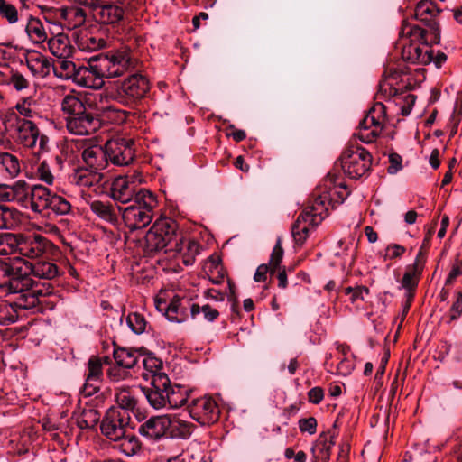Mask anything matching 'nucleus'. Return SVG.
<instances>
[{
	"label": "nucleus",
	"mask_w": 462,
	"mask_h": 462,
	"mask_svg": "<svg viewBox=\"0 0 462 462\" xmlns=\"http://www.w3.org/2000/svg\"><path fill=\"white\" fill-rule=\"evenodd\" d=\"M323 186L316 190L313 200L298 216L292 226V236L298 245H301L309 237L310 231L328 216V206L335 194L338 195L341 201L348 195L346 186L342 182L337 184L335 175L328 174Z\"/></svg>",
	"instance_id": "f257e3e1"
},
{
	"label": "nucleus",
	"mask_w": 462,
	"mask_h": 462,
	"mask_svg": "<svg viewBox=\"0 0 462 462\" xmlns=\"http://www.w3.org/2000/svg\"><path fill=\"white\" fill-rule=\"evenodd\" d=\"M432 36L418 25L403 22L399 32L397 47L402 50V58L413 64L427 65L432 61L430 44H438Z\"/></svg>",
	"instance_id": "f03ea898"
},
{
	"label": "nucleus",
	"mask_w": 462,
	"mask_h": 462,
	"mask_svg": "<svg viewBox=\"0 0 462 462\" xmlns=\"http://www.w3.org/2000/svg\"><path fill=\"white\" fill-rule=\"evenodd\" d=\"M149 79L142 73H133L122 80L115 81L106 89V96L120 105L133 108L148 97L151 90Z\"/></svg>",
	"instance_id": "7ed1b4c3"
},
{
	"label": "nucleus",
	"mask_w": 462,
	"mask_h": 462,
	"mask_svg": "<svg viewBox=\"0 0 462 462\" xmlns=\"http://www.w3.org/2000/svg\"><path fill=\"white\" fill-rule=\"evenodd\" d=\"M156 206L157 199L153 193L140 189L134 202L121 209L122 219L130 231L144 228L152 222Z\"/></svg>",
	"instance_id": "20e7f679"
},
{
	"label": "nucleus",
	"mask_w": 462,
	"mask_h": 462,
	"mask_svg": "<svg viewBox=\"0 0 462 462\" xmlns=\"http://www.w3.org/2000/svg\"><path fill=\"white\" fill-rule=\"evenodd\" d=\"M178 225L171 218L157 219L145 236V248L148 253L171 251L178 238Z\"/></svg>",
	"instance_id": "39448f33"
},
{
	"label": "nucleus",
	"mask_w": 462,
	"mask_h": 462,
	"mask_svg": "<svg viewBox=\"0 0 462 462\" xmlns=\"http://www.w3.org/2000/svg\"><path fill=\"white\" fill-rule=\"evenodd\" d=\"M32 263L20 257L0 262V279L9 290H23L32 285Z\"/></svg>",
	"instance_id": "423d86ee"
},
{
	"label": "nucleus",
	"mask_w": 462,
	"mask_h": 462,
	"mask_svg": "<svg viewBox=\"0 0 462 462\" xmlns=\"http://www.w3.org/2000/svg\"><path fill=\"white\" fill-rule=\"evenodd\" d=\"M386 122V106L382 102H376L360 122L355 136L362 143H372L380 136Z\"/></svg>",
	"instance_id": "0eeeda50"
},
{
	"label": "nucleus",
	"mask_w": 462,
	"mask_h": 462,
	"mask_svg": "<svg viewBox=\"0 0 462 462\" xmlns=\"http://www.w3.org/2000/svg\"><path fill=\"white\" fill-rule=\"evenodd\" d=\"M106 73V79L118 78L134 69L137 60L128 47L109 51L106 55H98Z\"/></svg>",
	"instance_id": "6e6552de"
},
{
	"label": "nucleus",
	"mask_w": 462,
	"mask_h": 462,
	"mask_svg": "<svg viewBox=\"0 0 462 462\" xmlns=\"http://www.w3.org/2000/svg\"><path fill=\"white\" fill-rule=\"evenodd\" d=\"M344 172L351 179L364 176L372 164L371 154L362 146L350 144L340 156Z\"/></svg>",
	"instance_id": "1a4fd4ad"
},
{
	"label": "nucleus",
	"mask_w": 462,
	"mask_h": 462,
	"mask_svg": "<svg viewBox=\"0 0 462 462\" xmlns=\"http://www.w3.org/2000/svg\"><path fill=\"white\" fill-rule=\"evenodd\" d=\"M14 130L16 142L26 148H34L38 143V152L47 151L49 138L41 134L38 126L32 121L15 116Z\"/></svg>",
	"instance_id": "9d476101"
},
{
	"label": "nucleus",
	"mask_w": 462,
	"mask_h": 462,
	"mask_svg": "<svg viewBox=\"0 0 462 462\" xmlns=\"http://www.w3.org/2000/svg\"><path fill=\"white\" fill-rule=\"evenodd\" d=\"M58 248L49 239L39 234L19 233L18 253L23 257L35 259L54 254Z\"/></svg>",
	"instance_id": "9b49d317"
},
{
	"label": "nucleus",
	"mask_w": 462,
	"mask_h": 462,
	"mask_svg": "<svg viewBox=\"0 0 462 462\" xmlns=\"http://www.w3.org/2000/svg\"><path fill=\"white\" fill-rule=\"evenodd\" d=\"M130 414L126 411L112 407L106 412L100 425L101 432L111 441L120 439L126 434L130 424Z\"/></svg>",
	"instance_id": "f8f14e48"
},
{
	"label": "nucleus",
	"mask_w": 462,
	"mask_h": 462,
	"mask_svg": "<svg viewBox=\"0 0 462 462\" xmlns=\"http://www.w3.org/2000/svg\"><path fill=\"white\" fill-rule=\"evenodd\" d=\"M134 142L132 138L116 137L106 144L107 162L116 166H127L135 157Z\"/></svg>",
	"instance_id": "ddd939ff"
},
{
	"label": "nucleus",
	"mask_w": 462,
	"mask_h": 462,
	"mask_svg": "<svg viewBox=\"0 0 462 462\" xmlns=\"http://www.w3.org/2000/svg\"><path fill=\"white\" fill-rule=\"evenodd\" d=\"M106 73L98 55L91 57L86 65L79 66L76 84L84 88H101Z\"/></svg>",
	"instance_id": "4468645a"
},
{
	"label": "nucleus",
	"mask_w": 462,
	"mask_h": 462,
	"mask_svg": "<svg viewBox=\"0 0 462 462\" xmlns=\"http://www.w3.org/2000/svg\"><path fill=\"white\" fill-rule=\"evenodd\" d=\"M190 417L201 425H210L219 419L220 410L210 396L193 399L188 406Z\"/></svg>",
	"instance_id": "2eb2a0df"
},
{
	"label": "nucleus",
	"mask_w": 462,
	"mask_h": 462,
	"mask_svg": "<svg viewBox=\"0 0 462 462\" xmlns=\"http://www.w3.org/2000/svg\"><path fill=\"white\" fill-rule=\"evenodd\" d=\"M170 379L166 374H155L152 377L151 386L140 388L149 404L155 410L167 408V387Z\"/></svg>",
	"instance_id": "dca6fc26"
},
{
	"label": "nucleus",
	"mask_w": 462,
	"mask_h": 462,
	"mask_svg": "<svg viewBox=\"0 0 462 462\" xmlns=\"http://www.w3.org/2000/svg\"><path fill=\"white\" fill-rule=\"evenodd\" d=\"M439 13L433 0H421L414 9L415 19L422 22L428 27L424 29L428 34L432 36V41L439 42L440 32L439 23L436 21V16Z\"/></svg>",
	"instance_id": "f3484780"
},
{
	"label": "nucleus",
	"mask_w": 462,
	"mask_h": 462,
	"mask_svg": "<svg viewBox=\"0 0 462 462\" xmlns=\"http://www.w3.org/2000/svg\"><path fill=\"white\" fill-rule=\"evenodd\" d=\"M138 180H140L137 174L116 177L111 184L110 197L122 204L134 202V196L139 191L136 189Z\"/></svg>",
	"instance_id": "a211bd4d"
},
{
	"label": "nucleus",
	"mask_w": 462,
	"mask_h": 462,
	"mask_svg": "<svg viewBox=\"0 0 462 462\" xmlns=\"http://www.w3.org/2000/svg\"><path fill=\"white\" fill-rule=\"evenodd\" d=\"M67 130L76 135H88L96 132L101 125L100 120L91 112L80 116L65 117Z\"/></svg>",
	"instance_id": "6ab92c4d"
},
{
	"label": "nucleus",
	"mask_w": 462,
	"mask_h": 462,
	"mask_svg": "<svg viewBox=\"0 0 462 462\" xmlns=\"http://www.w3.org/2000/svg\"><path fill=\"white\" fill-rule=\"evenodd\" d=\"M156 309L164 313L168 320L180 323L188 317V307L184 305V300L180 296H174L170 302L166 300L156 297L154 300Z\"/></svg>",
	"instance_id": "aec40b11"
},
{
	"label": "nucleus",
	"mask_w": 462,
	"mask_h": 462,
	"mask_svg": "<svg viewBox=\"0 0 462 462\" xmlns=\"http://www.w3.org/2000/svg\"><path fill=\"white\" fill-rule=\"evenodd\" d=\"M170 416H155L140 425L139 433L150 439H159L163 437L171 428Z\"/></svg>",
	"instance_id": "412c9836"
},
{
	"label": "nucleus",
	"mask_w": 462,
	"mask_h": 462,
	"mask_svg": "<svg viewBox=\"0 0 462 462\" xmlns=\"http://www.w3.org/2000/svg\"><path fill=\"white\" fill-rule=\"evenodd\" d=\"M31 187L25 180H17L13 185H0V198L25 206L30 199Z\"/></svg>",
	"instance_id": "4be33fe9"
},
{
	"label": "nucleus",
	"mask_w": 462,
	"mask_h": 462,
	"mask_svg": "<svg viewBox=\"0 0 462 462\" xmlns=\"http://www.w3.org/2000/svg\"><path fill=\"white\" fill-rule=\"evenodd\" d=\"M23 290H9L11 293L16 294L13 304L17 309L30 310L42 303V298L44 297L42 291L35 286L33 282L28 288Z\"/></svg>",
	"instance_id": "5701e85b"
},
{
	"label": "nucleus",
	"mask_w": 462,
	"mask_h": 462,
	"mask_svg": "<svg viewBox=\"0 0 462 462\" xmlns=\"http://www.w3.org/2000/svg\"><path fill=\"white\" fill-rule=\"evenodd\" d=\"M171 251L176 253L177 258L181 260L185 265L189 266L194 263L195 258L199 253V245L194 240L183 239L182 236L179 235Z\"/></svg>",
	"instance_id": "b1692460"
},
{
	"label": "nucleus",
	"mask_w": 462,
	"mask_h": 462,
	"mask_svg": "<svg viewBox=\"0 0 462 462\" xmlns=\"http://www.w3.org/2000/svg\"><path fill=\"white\" fill-rule=\"evenodd\" d=\"M25 62L32 74L38 78L47 77L51 70V60L37 51H28Z\"/></svg>",
	"instance_id": "393cba45"
},
{
	"label": "nucleus",
	"mask_w": 462,
	"mask_h": 462,
	"mask_svg": "<svg viewBox=\"0 0 462 462\" xmlns=\"http://www.w3.org/2000/svg\"><path fill=\"white\" fill-rule=\"evenodd\" d=\"M60 17L61 24L68 30H73L85 23L86 12L78 5H68L56 10Z\"/></svg>",
	"instance_id": "a878e982"
},
{
	"label": "nucleus",
	"mask_w": 462,
	"mask_h": 462,
	"mask_svg": "<svg viewBox=\"0 0 462 462\" xmlns=\"http://www.w3.org/2000/svg\"><path fill=\"white\" fill-rule=\"evenodd\" d=\"M90 210L101 220L116 226L121 216V207H116L108 201L94 200L89 204Z\"/></svg>",
	"instance_id": "bb28decb"
},
{
	"label": "nucleus",
	"mask_w": 462,
	"mask_h": 462,
	"mask_svg": "<svg viewBox=\"0 0 462 462\" xmlns=\"http://www.w3.org/2000/svg\"><path fill=\"white\" fill-rule=\"evenodd\" d=\"M103 179L104 175L101 171L88 167H79L69 176L71 183L85 188L98 185Z\"/></svg>",
	"instance_id": "cd10ccee"
},
{
	"label": "nucleus",
	"mask_w": 462,
	"mask_h": 462,
	"mask_svg": "<svg viewBox=\"0 0 462 462\" xmlns=\"http://www.w3.org/2000/svg\"><path fill=\"white\" fill-rule=\"evenodd\" d=\"M82 159L86 167L101 171L107 165L106 147L92 144L84 148Z\"/></svg>",
	"instance_id": "c85d7f7f"
},
{
	"label": "nucleus",
	"mask_w": 462,
	"mask_h": 462,
	"mask_svg": "<svg viewBox=\"0 0 462 462\" xmlns=\"http://www.w3.org/2000/svg\"><path fill=\"white\" fill-rule=\"evenodd\" d=\"M52 193L50 189L42 185H32L28 201L32 211L41 215L45 214L48 211V205L51 202Z\"/></svg>",
	"instance_id": "c756f323"
},
{
	"label": "nucleus",
	"mask_w": 462,
	"mask_h": 462,
	"mask_svg": "<svg viewBox=\"0 0 462 462\" xmlns=\"http://www.w3.org/2000/svg\"><path fill=\"white\" fill-rule=\"evenodd\" d=\"M425 258L421 250L417 254L416 259L411 266H408L402 280V286L408 291H414L418 285L420 276L424 267Z\"/></svg>",
	"instance_id": "7c9ffc66"
},
{
	"label": "nucleus",
	"mask_w": 462,
	"mask_h": 462,
	"mask_svg": "<svg viewBox=\"0 0 462 462\" xmlns=\"http://www.w3.org/2000/svg\"><path fill=\"white\" fill-rule=\"evenodd\" d=\"M124 10L122 7L116 5L102 4L95 10L96 19L105 24H116L124 18Z\"/></svg>",
	"instance_id": "2f4dec72"
},
{
	"label": "nucleus",
	"mask_w": 462,
	"mask_h": 462,
	"mask_svg": "<svg viewBox=\"0 0 462 462\" xmlns=\"http://www.w3.org/2000/svg\"><path fill=\"white\" fill-rule=\"evenodd\" d=\"M140 388L136 387H118L116 389L115 400L118 404L119 410H124L129 412L134 411L137 405L136 394Z\"/></svg>",
	"instance_id": "473e14b6"
},
{
	"label": "nucleus",
	"mask_w": 462,
	"mask_h": 462,
	"mask_svg": "<svg viewBox=\"0 0 462 462\" xmlns=\"http://www.w3.org/2000/svg\"><path fill=\"white\" fill-rule=\"evenodd\" d=\"M48 47L51 53L58 59L69 58L72 55L73 48L69 37L64 33H58L50 38Z\"/></svg>",
	"instance_id": "72a5a7b5"
},
{
	"label": "nucleus",
	"mask_w": 462,
	"mask_h": 462,
	"mask_svg": "<svg viewBox=\"0 0 462 462\" xmlns=\"http://www.w3.org/2000/svg\"><path fill=\"white\" fill-rule=\"evenodd\" d=\"M51 69L54 75L64 80H72L74 83L77 81L79 67L68 58L58 59L51 64Z\"/></svg>",
	"instance_id": "f704fd0d"
},
{
	"label": "nucleus",
	"mask_w": 462,
	"mask_h": 462,
	"mask_svg": "<svg viewBox=\"0 0 462 462\" xmlns=\"http://www.w3.org/2000/svg\"><path fill=\"white\" fill-rule=\"evenodd\" d=\"M25 32L33 44H42L48 40L45 27L39 18L30 16L25 24Z\"/></svg>",
	"instance_id": "c9c22d12"
},
{
	"label": "nucleus",
	"mask_w": 462,
	"mask_h": 462,
	"mask_svg": "<svg viewBox=\"0 0 462 462\" xmlns=\"http://www.w3.org/2000/svg\"><path fill=\"white\" fill-rule=\"evenodd\" d=\"M113 356L117 365L130 370L138 364L142 354L136 349L117 347L114 349Z\"/></svg>",
	"instance_id": "e433bc0d"
},
{
	"label": "nucleus",
	"mask_w": 462,
	"mask_h": 462,
	"mask_svg": "<svg viewBox=\"0 0 462 462\" xmlns=\"http://www.w3.org/2000/svg\"><path fill=\"white\" fill-rule=\"evenodd\" d=\"M115 442L116 443L115 448L128 457L136 454L141 448L138 438L131 431V430H128L123 438L116 440Z\"/></svg>",
	"instance_id": "4c0bfd02"
},
{
	"label": "nucleus",
	"mask_w": 462,
	"mask_h": 462,
	"mask_svg": "<svg viewBox=\"0 0 462 462\" xmlns=\"http://www.w3.org/2000/svg\"><path fill=\"white\" fill-rule=\"evenodd\" d=\"M61 110L65 117L80 116L87 111L83 101L72 94L64 97L61 102Z\"/></svg>",
	"instance_id": "58836bf2"
},
{
	"label": "nucleus",
	"mask_w": 462,
	"mask_h": 462,
	"mask_svg": "<svg viewBox=\"0 0 462 462\" xmlns=\"http://www.w3.org/2000/svg\"><path fill=\"white\" fill-rule=\"evenodd\" d=\"M335 445L333 436H320L315 446L312 448L313 458L319 459L321 462H328L330 457V451Z\"/></svg>",
	"instance_id": "ea45409f"
},
{
	"label": "nucleus",
	"mask_w": 462,
	"mask_h": 462,
	"mask_svg": "<svg viewBox=\"0 0 462 462\" xmlns=\"http://www.w3.org/2000/svg\"><path fill=\"white\" fill-rule=\"evenodd\" d=\"M188 392L185 388L180 385H171L167 387V407L169 408H178L180 407L188 402Z\"/></svg>",
	"instance_id": "a19ab883"
},
{
	"label": "nucleus",
	"mask_w": 462,
	"mask_h": 462,
	"mask_svg": "<svg viewBox=\"0 0 462 462\" xmlns=\"http://www.w3.org/2000/svg\"><path fill=\"white\" fill-rule=\"evenodd\" d=\"M32 275L40 279L51 280L59 273L58 266L49 261L32 263Z\"/></svg>",
	"instance_id": "79ce46f5"
},
{
	"label": "nucleus",
	"mask_w": 462,
	"mask_h": 462,
	"mask_svg": "<svg viewBox=\"0 0 462 462\" xmlns=\"http://www.w3.org/2000/svg\"><path fill=\"white\" fill-rule=\"evenodd\" d=\"M110 365V359L107 356L103 358L97 356H91L88 362V372L86 377L89 381H102L103 378V365Z\"/></svg>",
	"instance_id": "37998d69"
},
{
	"label": "nucleus",
	"mask_w": 462,
	"mask_h": 462,
	"mask_svg": "<svg viewBox=\"0 0 462 462\" xmlns=\"http://www.w3.org/2000/svg\"><path fill=\"white\" fill-rule=\"evenodd\" d=\"M20 221V213L14 208L0 205V229H14Z\"/></svg>",
	"instance_id": "c03bdc74"
},
{
	"label": "nucleus",
	"mask_w": 462,
	"mask_h": 462,
	"mask_svg": "<svg viewBox=\"0 0 462 462\" xmlns=\"http://www.w3.org/2000/svg\"><path fill=\"white\" fill-rule=\"evenodd\" d=\"M19 233L0 234V255H8L18 253Z\"/></svg>",
	"instance_id": "a18cd8bd"
},
{
	"label": "nucleus",
	"mask_w": 462,
	"mask_h": 462,
	"mask_svg": "<svg viewBox=\"0 0 462 462\" xmlns=\"http://www.w3.org/2000/svg\"><path fill=\"white\" fill-rule=\"evenodd\" d=\"M106 45V41L91 33H85L78 40V46L82 51H95L102 49Z\"/></svg>",
	"instance_id": "49530a36"
},
{
	"label": "nucleus",
	"mask_w": 462,
	"mask_h": 462,
	"mask_svg": "<svg viewBox=\"0 0 462 462\" xmlns=\"http://www.w3.org/2000/svg\"><path fill=\"white\" fill-rule=\"evenodd\" d=\"M50 200L51 202L48 205V211L46 213L51 211L57 216H64L70 213L71 204L64 197L53 192Z\"/></svg>",
	"instance_id": "de8ad7c7"
},
{
	"label": "nucleus",
	"mask_w": 462,
	"mask_h": 462,
	"mask_svg": "<svg viewBox=\"0 0 462 462\" xmlns=\"http://www.w3.org/2000/svg\"><path fill=\"white\" fill-rule=\"evenodd\" d=\"M202 314L205 320L208 322L215 321L219 317V311L211 307L209 304H204L202 306L193 303L190 305V316L193 319Z\"/></svg>",
	"instance_id": "09e8293b"
},
{
	"label": "nucleus",
	"mask_w": 462,
	"mask_h": 462,
	"mask_svg": "<svg viewBox=\"0 0 462 462\" xmlns=\"http://www.w3.org/2000/svg\"><path fill=\"white\" fill-rule=\"evenodd\" d=\"M171 430L174 437L180 439H188L193 430V425L186 420H183L178 417H171Z\"/></svg>",
	"instance_id": "8fccbe9b"
},
{
	"label": "nucleus",
	"mask_w": 462,
	"mask_h": 462,
	"mask_svg": "<svg viewBox=\"0 0 462 462\" xmlns=\"http://www.w3.org/2000/svg\"><path fill=\"white\" fill-rule=\"evenodd\" d=\"M0 165L3 166L8 175L12 178L16 177L21 171V165L18 158L9 152L0 153Z\"/></svg>",
	"instance_id": "3c124183"
},
{
	"label": "nucleus",
	"mask_w": 462,
	"mask_h": 462,
	"mask_svg": "<svg viewBox=\"0 0 462 462\" xmlns=\"http://www.w3.org/2000/svg\"><path fill=\"white\" fill-rule=\"evenodd\" d=\"M100 415L94 409H85L77 420V424L80 429L94 428L99 421Z\"/></svg>",
	"instance_id": "603ef678"
},
{
	"label": "nucleus",
	"mask_w": 462,
	"mask_h": 462,
	"mask_svg": "<svg viewBox=\"0 0 462 462\" xmlns=\"http://www.w3.org/2000/svg\"><path fill=\"white\" fill-rule=\"evenodd\" d=\"M415 101L416 97L408 93H400L399 96L393 100L394 104L399 106L401 114L403 116H407L411 114Z\"/></svg>",
	"instance_id": "864d4df0"
},
{
	"label": "nucleus",
	"mask_w": 462,
	"mask_h": 462,
	"mask_svg": "<svg viewBox=\"0 0 462 462\" xmlns=\"http://www.w3.org/2000/svg\"><path fill=\"white\" fill-rule=\"evenodd\" d=\"M18 319V314L13 303L0 301V324L6 325L14 323Z\"/></svg>",
	"instance_id": "5fc2aeb1"
},
{
	"label": "nucleus",
	"mask_w": 462,
	"mask_h": 462,
	"mask_svg": "<svg viewBox=\"0 0 462 462\" xmlns=\"http://www.w3.org/2000/svg\"><path fill=\"white\" fill-rule=\"evenodd\" d=\"M0 17L6 20L10 24H14L18 22V11L7 0H0Z\"/></svg>",
	"instance_id": "6e6d98bb"
},
{
	"label": "nucleus",
	"mask_w": 462,
	"mask_h": 462,
	"mask_svg": "<svg viewBox=\"0 0 462 462\" xmlns=\"http://www.w3.org/2000/svg\"><path fill=\"white\" fill-rule=\"evenodd\" d=\"M5 85H12L16 91H23L30 87V81L17 70H11L9 78H6Z\"/></svg>",
	"instance_id": "4d7b16f0"
},
{
	"label": "nucleus",
	"mask_w": 462,
	"mask_h": 462,
	"mask_svg": "<svg viewBox=\"0 0 462 462\" xmlns=\"http://www.w3.org/2000/svg\"><path fill=\"white\" fill-rule=\"evenodd\" d=\"M126 323L130 329L135 334H142L145 331L147 322L142 314L134 312L126 317Z\"/></svg>",
	"instance_id": "13d9d810"
},
{
	"label": "nucleus",
	"mask_w": 462,
	"mask_h": 462,
	"mask_svg": "<svg viewBox=\"0 0 462 462\" xmlns=\"http://www.w3.org/2000/svg\"><path fill=\"white\" fill-rule=\"evenodd\" d=\"M109 365V368L106 370V375L111 382H120L131 376L130 370L127 368L122 367L116 363Z\"/></svg>",
	"instance_id": "bf43d9fd"
},
{
	"label": "nucleus",
	"mask_w": 462,
	"mask_h": 462,
	"mask_svg": "<svg viewBox=\"0 0 462 462\" xmlns=\"http://www.w3.org/2000/svg\"><path fill=\"white\" fill-rule=\"evenodd\" d=\"M346 295H349V300L353 304L365 300V296L369 294V289L365 286L346 287L344 289Z\"/></svg>",
	"instance_id": "052dcab7"
},
{
	"label": "nucleus",
	"mask_w": 462,
	"mask_h": 462,
	"mask_svg": "<svg viewBox=\"0 0 462 462\" xmlns=\"http://www.w3.org/2000/svg\"><path fill=\"white\" fill-rule=\"evenodd\" d=\"M283 258V249L282 246L281 239L278 238L276 244L271 254L269 266L271 267V273L280 268V263Z\"/></svg>",
	"instance_id": "680f3d73"
},
{
	"label": "nucleus",
	"mask_w": 462,
	"mask_h": 462,
	"mask_svg": "<svg viewBox=\"0 0 462 462\" xmlns=\"http://www.w3.org/2000/svg\"><path fill=\"white\" fill-rule=\"evenodd\" d=\"M36 177L39 180L46 183L47 185H52L55 180V177L52 174L51 168L46 162H41L37 167Z\"/></svg>",
	"instance_id": "e2e57ef3"
},
{
	"label": "nucleus",
	"mask_w": 462,
	"mask_h": 462,
	"mask_svg": "<svg viewBox=\"0 0 462 462\" xmlns=\"http://www.w3.org/2000/svg\"><path fill=\"white\" fill-rule=\"evenodd\" d=\"M142 358V364L143 368L151 373L152 376L155 374H161L158 372L160 368L162 367V361L154 356H143Z\"/></svg>",
	"instance_id": "0e129e2a"
},
{
	"label": "nucleus",
	"mask_w": 462,
	"mask_h": 462,
	"mask_svg": "<svg viewBox=\"0 0 462 462\" xmlns=\"http://www.w3.org/2000/svg\"><path fill=\"white\" fill-rule=\"evenodd\" d=\"M398 89L393 87V83L390 79H383L379 84L378 95L384 97L385 98H393V100L399 96Z\"/></svg>",
	"instance_id": "69168bd1"
},
{
	"label": "nucleus",
	"mask_w": 462,
	"mask_h": 462,
	"mask_svg": "<svg viewBox=\"0 0 462 462\" xmlns=\"http://www.w3.org/2000/svg\"><path fill=\"white\" fill-rule=\"evenodd\" d=\"M32 102V97L23 98L21 101L17 102L14 108L20 116H23V118L28 119L32 116V110L31 108Z\"/></svg>",
	"instance_id": "338daca9"
},
{
	"label": "nucleus",
	"mask_w": 462,
	"mask_h": 462,
	"mask_svg": "<svg viewBox=\"0 0 462 462\" xmlns=\"http://www.w3.org/2000/svg\"><path fill=\"white\" fill-rule=\"evenodd\" d=\"M462 315V292L456 293V300L450 308V320H456Z\"/></svg>",
	"instance_id": "774afa93"
}]
</instances>
